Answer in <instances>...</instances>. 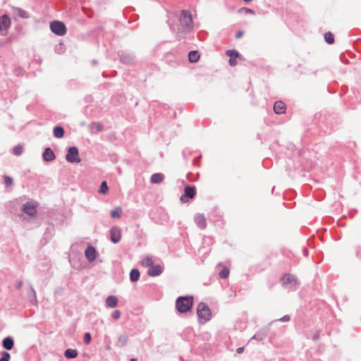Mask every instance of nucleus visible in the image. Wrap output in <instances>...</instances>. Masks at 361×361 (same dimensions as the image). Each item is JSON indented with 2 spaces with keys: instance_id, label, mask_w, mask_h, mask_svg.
Listing matches in <instances>:
<instances>
[{
  "instance_id": "nucleus-1",
  "label": "nucleus",
  "mask_w": 361,
  "mask_h": 361,
  "mask_svg": "<svg viewBox=\"0 0 361 361\" xmlns=\"http://www.w3.org/2000/svg\"><path fill=\"white\" fill-rule=\"evenodd\" d=\"M193 27L191 12L189 10H183L179 18L178 33H190L193 30Z\"/></svg>"
},
{
  "instance_id": "nucleus-2",
  "label": "nucleus",
  "mask_w": 361,
  "mask_h": 361,
  "mask_svg": "<svg viewBox=\"0 0 361 361\" xmlns=\"http://www.w3.org/2000/svg\"><path fill=\"white\" fill-rule=\"evenodd\" d=\"M193 301L192 295L180 296L176 299V308L180 313L188 312L192 309Z\"/></svg>"
},
{
  "instance_id": "nucleus-3",
  "label": "nucleus",
  "mask_w": 361,
  "mask_h": 361,
  "mask_svg": "<svg viewBox=\"0 0 361 361\" xmlns=\"http://www.w3.org/2000/svg\"><path fill=\"white\" fill-rule=\"evenodd\" d=\"M197 314L200 323L204 324L212 317V312L209 306L204 302H200L197 308Z\"/></svg>"
},
{
  "instance_id": "nucleus-4",
  "label": "nucleus",
  "mask_w": 361,
  "mask_h": 361,
  "mask_svg": "<svg viewBox=\"0 0 361 361\" xmlns=\"http://www.w3.org/2000/svg\"><path fill=\"white\" fill-rule=\"evenodd\" d=\"M51 31L58 36H63L66 33V25L59 20H54L50 23Z\"/></svg>"
},
{
  "instance_id": "nucleus-5",
  "label": "nucleus",
  "mask_w": 361,
  "mask_h": 361,
  "mask_svg": "<svg viewBox=\"0 0 361 361\" xmlns=\"http://www.w3.org/2000/svg\"><path fill=\"white\" fill-rule=\"evenodd\" d=\"M66 159L69 163H80L81 161L79 157V151L75 146L70 147L67 150Z\"/></svg>"
},
{
  "instance_id": "nucleus-6",
  "label": "nucleus",
  "mask_w": 361,
  "mask_h": 361,
  "mask_svg": "<svg viewBox=\"0 0 361 361\" xmlns=\"http://www.w3.org/2000/svg\"><path fill=\"white\" fill-rule=\"evenodd\" d=\"M196 195V188L194 185H188L184 188V193L181 195L180 200L182 202H185V198L192 199Z\"/></svg>"
},
{
  "instance_id": "nucleus-7",
  "label": "nucleus",
  "mask_w": 361,
  "mask_h": 361,
  "mask_svg": "<svg viewBox=\"0 0 361 361\" xmlns=\"http://www.w3.org/2000/svg\"><path fill=\"white\" fill-rule=\"evenodd\" d=\"M11 25V19L7 14L0 17V33L3 35L7 33V30Z\"/></svg>"
},
{
  "instance_id": "nucleus-8",
  "label": "nucleus",
  "mask_w": 361,
  "mask_h": 361,
  "mask_svg": "<svg viewBox=\"0 0 361 361\" xmlns=\"http://www.w3.org/2000/svg\"><path fill=\"white\" fill-rule=\"evenodd\" d=\"M281 282L282 283L285 285L290 284L292 285L295 288L298 286V281L296 277L294 275L286 274L283 275L281 278Z\"/></svg>"
},
{
  "instance_id": "nucleus-9",
  "label": "nucleus",
  "mask_w": 361,
  "mask_h": 361,
  "mask_svg": "<svg viewBox=\"0 0 361 361\" xmlns=\"http://www.w3.org/2000/svg\"><path fill=\"white\" fill-rule=\"evenodd\" d=\"M121 237V229L118 227L114 226L110 230V238L112 243H117L120 241Z\"/></svg>"
},
{
  "instance_id": "nucleus-10",
  "label": "nucleus",
  "mask_w": 361,
  "mask_h": 361,
  "mask_svg": "<svg viewBox=\"0 0 361 361\" xmlns=\"http://www.w3.org/2000/svg\"><path fill=\"white\" fill-rule=\"evenodd\" d=\"M85 257L89 262H93L96 259L97 256V252L93 246H88L85 251Z\"/></svg>"
},
{
  "instance_id": "nucleus-11",
  "label": "nucleus",
  "mask_w": 361,
  "mask_h": 361,
  "mask_svg": "<svg viewBox=\"0 0 361 361\" xmlns=\"http://www.w3.org/2000/svg\"><path fill=\"white\" fill-rule=\"evenodd\" d=\"M164 271L163 267L159 264H153L147 271V274L149 276H158L162 274Z\"/></svg>"
},
{
  "instance_id": "nucleus-12",
  "label": "nucleus",
  "mask_w": 361,
  "mask_h": 361,
  "mask_svg": "<svg viewBox=\"0 0 361 361\" xmlns=\"http://www.w3.org/2000/svg\"><path fill=\"white\" fill-rule=\"evenodd\" d=\"M22 210L24 213L30 216H34L37 214V209L35 206H34L30 202H26L23 204L22 207Z\"/></svg>"
},
{
  "instance_id": "nucleus-13",
  "label": "nucleus",
  "mask_w": 361,
  "mask_h": 361,
  "mask_svg": "<svg viewBox=\"0 0 361 361\" xmlns=\"http://www.w3.org/2000/svg\"><path fill=\"white\" fill-rule=\"evenodd\" d=\"M226 55L230 57L228 63L231 66H234L237 64L236 59L240 56L239 53L235 49H230L226 51Z\"/></svg>"
},
{
  "instance_id": "nucleus-14",
  "label": "nucleus",
  "mask_w": 361,
  "mask_h": 361,
  "mask_svg": "<svg viewBox=\"0 0 361 361\" xmlns=\"http://www.w3.org/2000/svg\"><path fill=\"white\" fill-rule=\"evenodd\" d=\"M42 158L45 161H51L56 159V155L50 147H47L43 152Z\"/></svg>"
},
{
  "instance_id": "nucleus-15",
  "label": "nucleus",
  "mask_w": 361,
  "mask_h": 361,
  "mask_svg": "<svg viewBox=\"0 0 361 361\" xmlns=\"http://www.w3.org/2000/svg\"><path fill=\"white\" fill-rule=\"evenodd\" d=\"M2 346L7 350H11L14 347V339L11 336H6L2 341Z\"/></svg>"
},
{
  "instance_id": "nucleus-16",
  "label": "nucleus",
  "mask_w": 361,
  "mask_h": 361,
  "mask_svg": "<svg viewBox=\"0 0 361 361\" xmlns=\"http://www.w3.org/2000/svg\"><path fill=\"white\" fill-rule=\"evenodd\" d=\"M195 221L199 228L204 229L207 226L206 219L204 214H198L195 217Z\"/></svg>"
},
{
  "instance_id": "nucleus-17",
  "label": "nucleus",
  "mask_w": 361,
  "mask_h": 361,
  "mask_svg": "<svg viewBox=\"0 0 361 361\" xmlns=\"http://www.w3.org/2000/svg\"><path fill=\"white\" fill-rule=\"evenodd\" d=\"M105 302L107 307L113 308L118 305V300L114 295H109L106 298Z\"/></svg>"
},
{
  "instance_id": "nucleus-18",
  "label": "nucleus",
  "mask_w": 361,
  "mask_h": 361,
  "mask_svg": "<svg viewBox=\"0 0 361 361\" xmlns=\"http://www.w3.org/2000/svg\"><path fill=\"white\" fill-rule=\"evenodd\" d=\"M286 104L281 102L278 101L274 103V111L277 114H281L285 112Z\"/></svg>"
},
{
  "instance_id": "nucleus-19",
  "label": "nucleus",
  "mask_w": 361,
  "mask_h": 361,
  "mask_svg": "<svg viewBox=\"0 0 361 361\" xmlns=\"http://www.w3.org/2000/svg\"><path fill=\"white\" fill-rule=\"evenodd\" d=\"M267 336V331L265 330H260L257 331L248 341V343H251L253 340H257L258 341H263Z\"/></svg>"
},
{
  "instance_id": "nucleus-20",
  "label": "nucleus",
  "mask_w": 361,
  "mask_h": 361,
  "mask_svg": "<svg viewBox=\"0 0 361 361\" xmlns=\"http://www.w3.org/2000/svg\"><path fill=\"white\" fill-rule=\"evenodd\" d=\"M134 57L129 54L126 53H122L120 55V61L125 64H130L133 62Z\"/></svg>"
},
{
  "instance_id": "nucleus-21",
  "label": "nucleus",
  "mask_w": 361,
  "mask_h": 361,
  "mask_svg": "<svg viewBox=\"0 0 361 361\" xmlns=\"http://www.w3.org/2000/svg\"><path fill=\"white\" fill-rule=\"evenodd\" d=\"M13 13L15 16L20 17L21 18H30L29 13L26 11L20 8H13Z\"/></svg>"
},
{
  "instance_id": "nucleus-22",
  "label": "nucleus",
  "mask_w": 361,
  "mask_h": 361,
  "mask_svg": "<svg viewBox=\"0 0 361 361\" xmlns=\"http://www.w3.org/2000/svg\"><path fill=\"white\" fill-rule=\"evenodd\" d=\"M188 56V61L190 63L197 62L199 61L200 56L199 51L197 50H193V51H189Z\"/></svg>"
},
{
  "instance_id": "nucleus-23",
  "label": "nucleus",
  "mask_w": 361,
  "mask_h": 361,
  "mask_svg": "<svg viewBox=\"0 0 361 361\" xmlns=\"http://www.w3.org/2000/svg\"><path fill=\"white\" fill-rule=\"evenodd\" d=\"M78 355V350L75 349L68 348L64 352V356L67 359H74L77 357Z\"/></svg>"
},
{
  "instance_id": "nucleus-24",
  "label": "nucleus",
  "mask_w": 361,
  "mask_h": 361,
  "mask_svg": "<svg viewBox=\"0 0 361 361\" xmlns=\"http://www.w3.org/2000/svg\"><path fill=\"white\" fill-rule=\"evenodd\" d=\"M53 133L56 138H61L64 136V129L61 126H56L54 128Z\"/></svg>"
},
{
  "instance_id": "nucleus-25",
  "label": "nucleus",
  "mask_w": 361,
  "mask_h": 361,
  "mask_svg": "<svg viewBox=\"0 0 361 361\" xmlns=\"http://www.w3.org/2000/svg\"><path fill=\"white\" fill-rule=\"evenodd\" d=\"M164 179V176L161 173H156L152 175L150 178V181L152 183H160Z\"/></svg>"
},
{
  "instance_id": "nucleus-26",
  "label": "nucleus",
  "mask_w": 361,
  "mask_h": 361,
  "mask_svg": "<svg viewBox=\"0 0 361 361\" xmlns=\"http://www.w3.org/2000/svg\"><path fill=\"white\" fill-rule=\"evenodd\" d=\"M140 273L137 269H133L130 272V279L132 282H136L139 280Z\"/></svg>"
},
{
  "instance_id": "nucleus-27",
  "label": "nucleus",
  "mask_w": 361,
  "mask_h": 361,
  "mask_svg": "<svg viewBox=\"0 0 361 361\" xmlns=\"http://www.w3.org/2000/svg\"><path fill=\"white\" fill-rule=\"evenodd\" d=\"M128 336L126 335H121L118 338L116 345L119 347H123L128 343Z\"/></svg>"
},
{
  "instance_id": "nucleus-28",
  "label": "nucleus",
  "mask_w": 361,
  "mask_h": 361,
  "mask_svg": "<svg viewBox=\"0 0 361 361\" xmlns=\"http://www.w3.org/2000/svg\"><path fill=\"white\" fill-rule=\"evenodd\" d=\"M98 192L101 194L105 195L109 192V186L107 185L106 181H102Z\"/></svg>"
},
{
  "instance_id": "nucleus-29",
  "label": "nucleus",
  "mask_w": 361,
  "mask_h": 361,
  "mask_svg": "<svg viewBox=\"0 0 361 361\" xmlns=\"http://www.w3.org/2000/svg\"><path fill=\"white\" fill-rule=\"evenodd\" d=\"M144 267H149V269L154 264V261L151 257L147 256L142 262Z\"/></svg>"
},
{
  "instance_id": "nucleus-30",
  "label": "nucleus",
  "mask_w": 361,
  "mask_h": 361,
  "mask_svg": "<svg viewBox=\"0 0 361 361\" xmlns=\"http://www.w3.org/2000/svg\"><path fill=\"white\" fill-rule=\"evenodd\" d=\"M324 39L329 44H332L334 42V35L331 32L324 34Z\"/></svg>"
},
{
  "instance_id": "nucleus-31",
  "label": "nucleus",
  "mask_w": 361,
  "mask_h": 361,
  "mask_svg": "<svg viewBox=\"0 0 361 361\" xmlns=\"http://www.w3.org/2000/svg\"><path fill=\"white\" fill-rule=\"evenodd\" d=\"M122 214V209L121 207H116L111 211V216L112 218H119Z\"/></svg>"
},
{
  "instance_id": "nucleus-32",
  "label": "nucleus",
  "mask_w": 361,
  "mask_h": 361,
  "mask_svg": "<svg viewBox=\"0 0 361 361\" xmlns=\"http://www.w3.org/2000/svg\"><path fill=\"white\" fill-rule=\"evenodd\" d=\"M228 275H229V269L226 267H224L219 271V277L222 279H225L228 278Z\"/></svg>"
},
{
  "instance_id": "nucleus-33",
  "label": "nucleus",
  "mask_w": 361,
  "mask_h": 361,
  "mask_svg": "<svg viewBox=\"0 0 361 361\" xmlns=\"http://www.w3.org/2000/svg\"><path fill=\"white\" fill-rule=\"evenodd\" d=\"M28 296L32 301H37L36 292L32 285L30 286V292L28 293Z\"/></svg>"
},
{
  "instance_id": "nucleus-34",
  "label": "nucleus",
  "mask_w": 361,
  "mask_h": 361,
  "mask_svg": "<svg viewBox=\"0 0 361 361\" xmlns=\"http://www.w3.org/2000/svg\"><path fill=\"white\" fill-rule=\"evenodd\" d=\"M23 152V147L20 145H18L13 148V154H15L16 156H19V155L22 154Z\"/></svg>"
},
{
  "instance_id": "nucleus-35",
  "label": "nucleus",
  "mask_w": 361,
  "mask_h": 361,
  "mask_svg": "<svg viewBox=\"0 0 361 361\" xmlns=\"http://www.w3.org/2000/svg\"><path fill=\"white\" fill-rule=\"evenodd\" d=\"M238 12L239 13H245V14H252V15H255V13L252 9L246 8V7H243V8H239Z\"/></svg>"
},
{
  "instance_id": "nucleus-36",
  "label": "nucleus",
  "mask_w": 361,
  "mask_h": 361,
  "mask_svg": "<svg viewBox=\"0 0 361 361\" xmlns=\"http://www.w3.org/2000/svg\"><path fill=\"white\" fill-rule=\"evenodd\" d=\"M91 126H92V131L95 132V133L99 132V131L102 130V129H103L102 126L100 123H92Z\"/></svg>"
},
{
  "instance_id": "nucleus-37",
  "label": "nucleus",
  "mask_w": 361,
  "mask_h": 361,
  "mask_svg": "<svg viewBox=\"0 0 361 361\" xmlns=\"http://www.w3.org/2000/svg\"><path fill=\"white\" fill-rule=\"evenodd\" d=\"M11 359V355L9 353L6 351H3L1 353V357L0 358V361H9Z\"/></svg>"
},
{
  "instance_id": "nucleus-38",
  "label": "nucleus",
  "mask_w": 361,
  "mask_h": 361,
  "mask_svg": "<svg viewBox=\"0 0 361 361\" xmlns=\"http://www.w3.org/2000/svg\"><path fill=\"white\" fill-rule=\"evenodd\" d=\"M83 340L85 344H89L92 340L91 334L89 332L85 333Z\"/></svg>"
},
{
  "instance_id": "nucleus-39",
  "label": "nucleus",
  "mask_w": 361,
  "mask_h": 361,
  "mask_svg": "<svg viewBox=\"0 0 361 361\" xmlns=\"http://www.w3.org/2000/svg\"><path fill=\"white\" fill-rule=\"evenodd\" d=\"M13 183V180L10 176H5L4 178V184L6 187L11 186Z\"/></svg>"
},
{
  "instance_id": "nucleus-40",
  "label": "nucleus",
  "mask_w": 361,
  "mask_h": 361,
  "mask_svg": "<svg viewBox=\"0 0 361 361\" xmlns=\"http://www.w3.org/2000/svg\"><path fill=\"white\" fill-rule=\"evenodd\" d=\"M120 317H121V312L118 310H116L113 311V312L111 313V317L114 319H118L120 318Z\"/></svg>"
},
{
  "instance_id": "nucleus-41",
  "label": "nucleus",
  "mask_w": 361,
  "mask_h": 361,
  "mask_svg": "<svg viewBox=\"0 0 361 361\" xmlns=\"http://www.w3.org/2000/svg\"><path fill=\"white\" fill-rule=\"evenodd\" d=\"M63 44L62 42H60L59 44H57L56 47H55V51L56 52L60 54L61 52H63Z\"/></svg>"
},
{
  "instance_id": "nucleus-42",
  "label": "nucleus",
  "mask_w": 361,
  "mask_h": 361,
  "mask_svg": "<svg viewBox=\"0 0 361 361\" xmlns=\"http://www.w3.org/2000/svg\"><path fill=\"white\" fill-rule=\"evenodd\" d=\"M290 320V317L288 314L286 315H284L283 317H282L281 318H280L279 319H278L277 321H280V322H289Z\"/></svg>"
},
{
  "instance_id": "nucleus-43",
  "label": "nucleus",
  "mask_w": 361,
  "mask_h": 361,
  "mask_svg": "<svg viewBox=\"0 0 361 361\" xmlns=\"http://www.w3.org/2000/svg\"><path fill=\"white\" fill-rule=\"evenodd\" d=\"M243 35L244 32L243 30H238L236 32L235 37L236 39H240L243 36Z\"/></svg>"
},
{
  "instance_id": "nucleus-44",
  "label": "nucleus",
  "mask_w": 361,
  "mask_h": 361,
  "mask_svg": "<svg viewBox=\"0 0 361 361\" xmlns=\"http://www.w3.org/2000/svg\"><path fill=\"white\" fill-rule=\"evenodd\" d=\"M319 338V331L315 332V334L313 336V340L317 341Z\"/></svg>"
},
{
  "instance_id": "nucleus-45",
  "label": "nucleus",
  "mask_w": 361,
  "mask_h": 361,
  "mask_svg": "<svg viewBox=\"0 0 361 361\" xmlns=\"http://www.w3.org/2000/svg\"><path fill=\"white\" fill-rule=\"evenodd\" d=\"M23 286V281H20L16 283V288L20 289Z\"/></svg>"
},
{
  "instance_id": "nucleus-46",
  "label": "nucleus",
  "mask_w": 361,
  "mask_h": 361,
  "mask_svg": "<svg viewBox=\"0 0 361 361\" xmlns=\"http://www.w3.org/2000/svg\"><path fill=\"white\" fill-rule=\"evenodd\" d=\"M243 350H244V348L243 347H240V348H237L236 351H237L238 353H241L243 352Z\"/></svg>"
},
{
  "instance_id": "nucleus-47",
  "label": "nucleus",
  "mask_w": 361,
  "mask_h": 361,
  "mask_svg": "<svg viewBox=\"0 0 361 361\" xmlns=\"http://www.w3.org/2000/svg\"><path fill=\"white\" fill-rule=\"evenodd\" d=\"M6 44V41L0 39V47H3Z\"/></svg>"
},
{
  "instance_id": "nucleus-48",
  "label": "nucleus",
  "mask_w": 361,
  "mask_h": 361,
  "mask_svg": "<svg viewBox=\"0 0 361 361\" xmlns=\"http://www.w3.org/2000/svg\"><path fill=\"white\" fill-rule=\"evenodd\" d=\"M15 71H16V75H20V73L22 72V70L21 69H16Z\"/></svg>"
},
{
  "instance_id": "nucleus-49",
  "label": "nucleus",
  "mask_w": 361,
  "mask_h": 361,
  "mask_svg": "<svg viewBox=\"0 0 361 361\" xmlns=\"http://www.w3.org/2000/svg\"><path fill=\"white\" fill-rule=\"evenodd\" d=\"M92 63L93 65H96V64H97V61L94 59V60H92Z\"/></svg>"
},
{
  "instance_id": "nucleus-50",
  "label": "nucleus",
  "mask_w": 361,
  "mask_h": 361,
  "mask_svg": "<svg viewBox=\"0 0 361 361\" xmlns=\"http://www.w3.org/2000/svg\"><path fill=\"white\" fill-rule=\"evenodd\" d=\"M130 361H138L137 358H131Z\"/></svg>"
},
{
  "instance_id": "nucleus-51",
  "label": "nucleus",
  "mask_w": 361,
  "mask_h": 361,
  "mask_svg": "<svg viewBox=\"0 0 361 361\" xmlns=\"http://www.w3.org/2000/svg\"><path fill=\"white\" fill-rule=\"evenodd\" d=\"M245 2L248 3L250 2L252 0H244Z\"/></svg>"
},
{
  "instance_id": "nucleus-52",
  "label": "nucleus",
  "mask_w": 361,
  "mask_h": 361,
  "mask_svg": "<svg viewBox=\"0 0 361 361\" xmlns=\"http://www.w3.org/2000/svg\"><path fill=\"white\" fill-rule=\"evenodd\" d=\"M356 256H357V257H359V253H358V252H357H357H356Z\"/></svg>"
}]
</instances>
